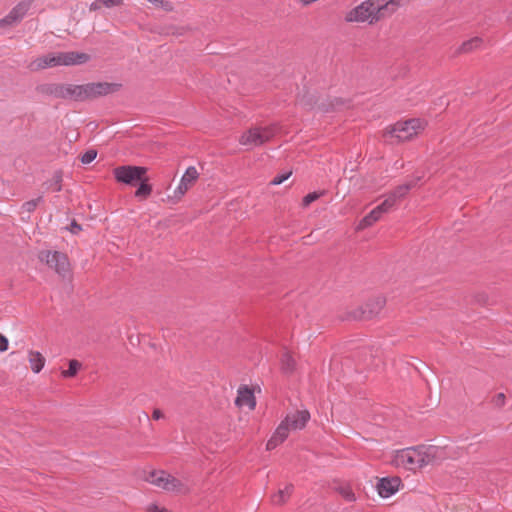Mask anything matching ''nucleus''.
Instances as JSON below:
<instances>
[{"label":"nucleus","mask_w":512,"mask_h":512,"mask_svg":"<svg viewBox=\"0 0 512 512\" xmlns=\"http://www.w3.org/2000/svg\"><path fill=\"white\" fill-rule=\"evenodd\" d=\"M401 0H366L357 7L350 10L345 20L347 22L376 23L384 18L390 17L401 5Z\"/></svg>","instance_id":"f257e3e1"},{"label":"nucleus","mask_w":512,"mask_h":512,"mask_svg":"<svg viewBox=\"0 0 512 512\" xmlns=\"http://www.w3.org/2000/svg\"><path fill=\"white\" fill-rule=\"evenodd\" d=\"M147 172L148 168L144 166L122 165L114 168L113 175L118 183L137 187L134 196L139 200H145L153 191Z\"/></svg>","instance_id":"f03ea898"},{"label":"nucleus","mask_w":512,"mask_h":512,"mask_svg":"<svg viewBox=\"0 0 512 512\" xmlns=\"http://www.w3.org/2000/svg\"><path fill=\"white\" fill-rule=\"evenodd\" d=\"M122 87L120 83L91 82L82 85H73V100L84 102L98 97L118 92Z\"/></svg>","instance_id":"7ed1b4c3"},{"label":"nucleus","mask_w":512,"mask_h":512,"mask_svg":"<svg viewBox=\"0 0 512 512\" xmlns=\"http://www.w3.org/2000/svg\"><path fill=\"white\" fill-rule=\"evenodd\" d=\"M298 102L307 109H317L323 113L339 111L343 107L349 106V101L344 98L334 97L319 101L315 95L309 93L300 96Z\"/></svg>","instance_id":"20e7f679"},{"label":"nucleus","mask_w":512,"mask_h":512,"mask_svg":"<svg viewBox=\"0 0 512 512\" xmlns=\"http://www.w3.org/2000/svg\"><path fill=\"white\" fill-rule=\"evenodd\" d=\"M278 130L279 128L276 124L266 127H251L241 135L239 142L249 149L261 146L270 141L277 134Z\"/></svg>","instance_id":"39448f33"},{"label":"nucleus","mask_w":512,"mask_h":512,"mask_svg":"<svg viewBox=\"0 0 512 512\" xmlns=\"http://www.w3.org/2000/svg\"><path fill=\"white\" fill-rule=\"evenodd\" d=\"M423 129L422 121L418 118L408 119L404 122H397L384 132L385 138H396L397 142L408 141Z\"/></svg>","instance_id":"423d86ee"},{"label":"nucleus","mask_w":512,"mask_h":512,"mask_svg":"<svg viewBox=\"0 0 512 512\" xmlns=\"http://www.w3.org/2000/svg\"><path fill=\"white\" fill-rule=\"evenodd\" d=\"M39 259L54 269L61 277L65 278L70 272V263L68 256L60 251H42Z\"/></svg>","instance_id":"0eeeda50"},{"label":"nucleus","mask_w":512,"mask_h":512,"mask_svg":"<svg viewBox=\"0 0 512 512\" xmlns=\"http://www.w3.org/2000/svg\"><path fill=\"white\" fill-rule=\"evenodd\" d=\"M385 303V298L381 296L370 299L365 305L352 311L350 318L354 320H371L381 312Z\"/></svg>","instance_id":"6e6552de"},{"label":"nucleus","mask_w":512,"mask_h":512,"mask_svg":"<svg viewBox=\"0 0 512 512\" xmlns=\"http://www.w3.org/2000/svg\"><path fill=\"white\" fill-rule=\"evenodd\" d=\"M416 450H418V446L397 451L392 463L395 466H403L409 470L424 467L421 463V453Z\"/></svg>","instance_id":"1a4fd4ad"},{"label":"nucleus","mask_w":512,"mask_h":512,"mask_svg":"<svg viewBox=\"0 0 512 512\" xmlns=\"http://www.w3.org/2000/svg\"><path fill=\"white\" fill-rule=\"evenodd\" d=\"M421 453V463L423 466L439 464L447 457L444 447L434 445H418V450Z\"/></svg>","instance_id":"9d476101"},{"label":"nucleus","mask_w":512,"mask_h":512,"mask_svg":"<svg viewBox=\"0 0 512 512\" xmlns=\"http://www.w3.org/2000/svg\"><path fill=\"white\" fill-rule=\"evenodd\" d=\"M37 90L55 98L73 100V84L49 83L38 86Z\"/></svg>","instance_id":"9b49d317"},{"label":"nucleus","mask_w":512,"mask_h":512,"mask_svg":"<svg viewBox=\"0 0 512 512\" xmlns=\"http://www.w3.org/2000/svg\"><path fill=\"white\" fill-rule=\"evenodd\" d=\"M199 177V173L194 166H190L186 169L181 181L174 191V195L171 197L174 202H177L181 197L188 191V189L196 182Z\"/></svg>","instance_id":"f8f14e48"},{"label":"nucleus","mask_w":512,"mask_h":512,"mask_svg":"<svg viewBox=\"0 0 512 512\" xmlns=\"http://www.w3.org/2000/svg\"><path fill=\"white\" fill-rule=\"evenodd\" d=\"M58 66L81 65L90 60V56L84 52L67 51L56 52Z\"/></svg>","instance_id":"ddd939ff"},{"label":"nucleus","mask_w":512,"mask_h":512,"mask_svg":"<svg viewBox=\"0 0 512 512\" xmlns=\"http://www.w3.org/2000/svg\"><path fill=\"white\" fill-rule=\"evenodd\" d=\"M401 484L402 480L398 476L383 477L377 483V491L381 497L388 498L398 491Z\"/></svg>","instance_id":"4468645a"},{"label":"nucleus","mask_w":512,"mask_h":512,"mask_svg":"<svg viewBox=\"0 0 512 512\" xmlns=\"http://www.w3.org/2000/svg\"><path fill=\"white\" fill-rule=\"evenodd\" d=\"M423 175H418L407 181L406 183L397 186L393 191L389 193V195L397 202L403 199L408 192L415 188L418 183L422 180Z\"/></svg>","instance_id":"2eb2a0df"},{"label":"nucleus","mask_w":512,"mask_h":512,"mask_svg":"<svg viewBox=\"0 0 512 512\" xmlns=\"http://www.w3.org/2000/svg\"><path fill=\"white\" fill-rule=\"evenodd\" d=\"M235 404L239 407L247 405L251 409H254L256 406V400L252 389H250L246 385L240 386L238 389V395L236 397Z\"/></svg>","instance_id":"dca6fc26"},{"label":"nucleus","mask_w":512,"mask_h":512,"mask_svg":"<svg viewBox=\"0 0 512 512\" xmlns=\"http://www.w3.org/2000/svg\"><path fill=\"white\" fill-rule=\"evenodd\" d=\"M169 476L170 474L166 473L163 470H153L149 472L148 476H146L145 479L146 481L166 490V487L168 486Z\"/></svg>","instance_id":"f3484780"},{"label":"nucleus","mask_w":512,"mask_h":512,"mask_svg":"<svg viewBox=\"0 0 512 512\" xmlns=\"http://www.w3.org/2000/svg\"><path fill=\"white\" fill-rule=\"evenodd\" d=\"M310 419V413L308 410L296 411L290 415L289 426L293 429H302Z\"/></svg>","instance_id":"a211bd4d"},{"label":"nucleus","mask_w":512,"mask_h":512,"mask_svg":"<svg viewBox=\"0 0 512 512\" xmlns=\"http://www.w3.org/2000/svg\"><path fill=\"white\" fill-rule=\"evenodd\" d=\"M56 53H49L47 55H44L42 57L37 58L31 66L34 70H40L45 69L47 67H56L58 66Z\"/></svg>","instance_id":"6ab92c4d"},{"label":"nucleus","mask_w":512,"mask_h":512,"mask_svg":"<svg viewBox=\"0 0 512 512\" xmlns=\"http://www.w3.org/2000/svg\"><path fill=\"white\" fill-rule=\"evenodd\" d=\"M294 490L293 484H287L284 489H279L277 493H275L271 497V501L274 505H283L292 495Z\"/></svg>","instance_id":"aec40b11"},{"label":"nucleus","mask_w":512,"mask_h":512,"mask_svg":"<svg viewBox=\"0 0 512 512\" xmlns=\"http://www.w3.org/2000/svg\"><path fill=\"white\" fill-rule=\"evenodd\" d=\"M483 43L481 37H473L467 41H464L461 46L457 49L455 54L470 53L478 49Z\"/></svg>","instance_id":"412c9836"},{"label":"nucleus","mask_w":512,"mask_h":512,"mask_svg":"<svg viewBox=\"0 0 512 512\" xmlns=\"http://www.w3.org/2000/svg\"><path fill=\"white\" fill-rule=\"evenodd\" d=\"M29 362H30L32 371L34 373H39L44 367L45 358L39 352L30 351L29 352Z\"/></svg>","instance_id":"4be33fe9"},{"label":"nucleus","mask_w":512,"mask_h":512,"mask_svg":"<svg viewBox=\"0 0 512 512\" xmlns=\"http://www.w3.org/2000/svg\"><path fill=\"white\" fill-rule=\"evenodd\" d=\"M167 491L171 492H180L186 493L188 491L187 487L177 478L170 475L168 480V486L166 487Z\"/></svg>","instance_id":"5701e85b"},{"label":"nucleus","mask_w":512,"mask_h":512,"mask_svg":"<svg viewBox=\"0 0 512 512\" xmlns=\"http://www.w3.org/2000/svg\"><path fill=\"white\" fill-rule=\"evenodd\" d=\"M382 213L377 210L375 207L372 211H370L360 222V227H369L373 225L376 221H378L381 217Z\"/></svg>","instance_id":"b1692460"},{"label":"nucleus","mask_w":512,"mask_h":512,"mask_svg":"<svg viewBox=\"0 0 512 512\" xmlns=\"http://www.w3.org/2000/svg\"><path fill=\"white\" fill-rule=\"evenodd\" d=\"M281 369L286 374L292 373L295 369V361L288 353H284L281 357Z\"/></svg>","instance_id":"393cba45"},{"label":"nucleus","mask_w":512,"mask_h":512,"mask_svg":"<svg viewBox=\"0 0 512 512\" xmlns=\"http://www.w3.org/2000/svg\"><path fill=\"white\" fill-rule=\"evenodd\" d=\"M81 363L78 360L72 359L69 361V367L67 370L62 371V376L65 378H72L77 375Z\"/></svg>","instance_id":"a878e982"},{"label":"nucleus","mask_w":512,"mask_h":512,"mask_svg":"<svg viewBox=\"0 0 512 512\" xmlns=\"http://www.w3.org/2000/svg\"><path fill=\"white\" fill-rule=\"evenodd\" d=\"M29 8V5L21 2L17 4L9 13L17 18V21L20 22L22 18L25 16Z\"/></svg>","instance_id":"bb28decb"},{"label":"nucleus","mask_w":512,"mask_h":512,"mask_svg":"<svg viewBox=\"0 0 512 512\" xmlns=\"http://www.w3.org/2000/svg\"><path fill=\"white\" fill-rule=\"evenodd\" d=\"M336 491L348 502L356 500L355 494L350 486L340 485L336 488Z\"/></svg>","instance_id":"cd10ccee"},{"label":"nucleus","mask_w":512,"mask_h":512,"mask_svg":"<svg viewBox=\"0 0 512 512\" xmlns=\"http://www.w3.org/2000/svg\"><path fill=\"white\" fill-rule=\"evenodd\" d=\"M289 420H290V415H287L285 417V419L281 421V423L275 430L277 435H280L282 437V439H284V440H286V438L288 437L289 429L291 428L289 426Z\"/></svg>","instance_id":"c85d7f7f"},{"label":"nucleus","mask_w":512,"mask_h":512,"mask_svg":"<svg viewBox=\"0 0 512 512\" xmlns=\"http://www.w3.org/2000/svg\"><path fill=\"white\" fill-rule=\"evenodd\" d=\"M62 180H63L62 171L61 170L55 171L53 178L50 182V188H52L56 192H60L62 190Z\"/></svg>","instance_id":"c756f323"},{"label":"nucleus","mask_w":512,"mask_h":512,"mask_svg":"<svg viewBox=\"0 0 512 512\" xmlns=\"http://www.w3.org/2000/svg\"><path fill=\"white\" fill-rule=\"evenodd\" d=\"M396 204V201L388 194L387 198L378 206H376L377 210L382 214L390 211Z\"/></svg>","instance_id":"7c9ffc66"},{"label":"nucleus","mask_w":512,"mask_h":512,"mask_svg":"<svg viewBox=\"0 0 512 512\" xmlns=\"http://www.w3.org/2000/svg\"><path fill=\"white\" fill-rule=\"evenodd\" d=\"M285 440L282 439V437L280 435H277L276 432L273 433V435L271 436V438L268 440L267 444H266V449L267 450H273L275 449L279 444H281L282 442H284Z\"/></svg>","instance_id":"2f4dec72"},{"label":"nucleus","mask_w":512,"mask_h":512,"mask_svg":"<svg viewBox=\"0 0 512 512\" xmlns=\"http://www.w3.org/2000/svg\"><path fill=\"white\" fill-rule=\"evenodd\" d=\"M285 440L282 439V437L280 435H277L276 432L273 433V435L271 436V438L268 440L267 444H266V449L267 450H273L275 449L279 444H281L282 442H284Z\"/></svg>","instance_id":"473e14b6"},{"label":"nucleus","mask_w":512,"mask_h":512,"mask_svg":"<svg viewBox=\"0 0 512 512\" xmlns=\"http://www.w3.org/2000/svg\"><path fill=\"white\" fill-rule=\"evenodd\" d=\"M285 440L282 439V437L280 435H277L276 432L273 433V435L271 436V438L268 440L267 444H266V449L267 450H273L275 449L279 444H281L282 442H284Z\"/></svg>","instance_id":"72a5a7b5"},{"label":"nucleus","mask_w":512,"mask_h":512,"mask_svg":"<svg viewBox=\"0 0 512 512\" xmlns=\"http://www.w3.org/2000/svg\"><path fill=\"white\" fill-rule=\"evenodd\" d=\"M97 156V151L94 149L87 150L81 155L80 160L83 164H90Z\"/></svg>","instance_id":"f704fd0d"},{"label":"nucleus","mask_w":512,"mask_h":512,"mask_svg":"<svg viewBox=\"0 0 512 512\" xmlns=\"http://www.w3.org/2000/svg\"><path fill=\"white\" fill-rule=\"evenodd\" d=\"M43 200L42 196L36 199L29 200L23 204V209L29 213L33 212L37 205Z\"/></svg>","instance_id":"c9c22d12"},{"label":"nucleus","mask_w":512,"mask_h":512,"mask_svg":"<svg viewBox=\"0 0 512 512\" xmlns=\"http://www.w3.org/2000/svg\"><path fill=\"white\" fill-rule=\"evenodd\" d=\"M321 195H322V193H318V192L308 193L306 196H304V198L302 200V205L304 207L309 206L311 203L316 201Z\"/></svg>","instance_id":"e433bc0d"},{"label":"nucleus","mask_w":512,"mask_h":512,"mask_svg":"<svg viewBox=\"0 0 512 512\" xmlns=\"http://www.w3.org/2000/svg\"><path fill=\"white\" fill-rule=\"evenodd\" d=\"M18 23L17 18L12 14L8 13L4 18L0 19V28H5L7 26H12Z\"/></svg>","instance_id":"4c0bfd02"},{"label":"nucleus","mask_w":512,"mask_h":512,"mask_svg":"<svg viewBox=\"0 0 512 512\" xmlns=\"http://www.w3.org/2000/svg\"><path fill=\"white\" fill-rule=\"evenodd\" d=\"M505 399L504 393H498L493 397L492 402L496 407H502L505 404Z\"/></svg>","instance_id":"58836bf2"},{"label":"nucleus","mask_w":512,"mask_h":512,"mask_svg":"<svg viewBox=\"0 0 512 512\" xmlns=\"http://www.w3.org/2000/svg\"><path fill=\"white\" fill-rule=\"evenodd\" d=\"M291 174H292L291 172H287V173H284L281 175H277L276 177L273 178V180L271 181V184L279 185V184L283 183L285 180H287Z\"/></svg>","instance_id":"ea45409f"},{"label":"nucleus","mask_w":512,"mask_h":512,"mask_svg":"<svg viewBox=\"0 0 512 512\" xmlns=\"http://www.w3.org/2000/svg\"><path fill=\"white\" fill-rule=\"evenodd\" d=\"M148 512H172L166 508H159L156 504H150L147 508Z\"/></svg>","instance_id":"a19ab883"},{"label":"nucleus","mask_w":512,"mask_h":512,"mask_svg":"<svg viewBox=\"0 0 512 512\" xmlns=\"http://www.w3.org/2000/svg\"><path fill=\"white\" fill-rule=\"evenodd\" d=\"M81 230V225L78 224L75 220H73L70 224V232L73 234H78Z\"/></svg>","instance_id":"79ce46f5"},{"label":"nucleus","mask_w":512,"mask_h":512,"mask_svg":"<svg viewBox=\"0 0 512 512\" xmlns=\"http://www.w3.org/2000/svg\"><path fill=\"white\" fill-rule=\"evenodd\" d=\"M8 349V339L0 334V352H4Z\"/></svg>","instance_id":"37998d69"},{"label":"nucleus","mask_w":512,"mask_h":512,"mask_svg":"<svg viewBox=\"0 0 512 512\" xmlns=\"http://www.w3.org/2000/svg\"><path fill=\"white\" fill-rule=\"evenodd\" d=\"M123 0H104V4L107 7L119 6L121 5Z\"/></svg>","instance_id":"c03bdc74"},{"label":"nucleus","mask_w":512,"mask_h":512,"mask_svg":"<svg viewBox=\"0 0 512 512\" xmlns=\"http://www.w3.org/2000/svg\"><path fill=\"white\" fill-rule=\"evenodd\" d=\"M163 416H164V415H163V413H162V411H161V410H159V409H154V411H153V413H152V418H153L154 420H159V419L163 418Z\"/></svg>","instance_id":"a18cd8bd"},{"label":"nucleus","mask_w":512,"mask_h":512,"mask_svg":"<svg viewBox=\"0 0 512 512\" xmlns=\"http://www.w3.org/2000/svg\"><path fill=\"white\" fill-rule=\"evenodd\" d=\"M148 1L157 6H164V4L168 5V2H164L163 0H148Z\"/></svg>","instance_id":"49530a36"},{"label":"nucleus","mask_w":512,"mask_h":512,"mask_svg":"<svg viewBox=\"0 0 512 512\" xmlns=\"http://www.w3.org/2000/svg\"><path fill=\"white\" fill-rule=\"evenodd\" d=\"M96 8H97L96 3H93V4L91 5V7H90V9H91V10H95Z\"/></svg>","instance_id":"de8ad7c7"}]
</instances>
